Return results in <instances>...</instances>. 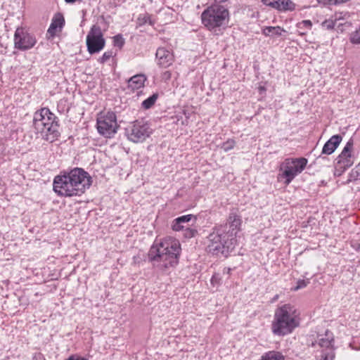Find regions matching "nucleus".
<instances>
[{"label":"nucleus","instance_id":"nucleus-19","mask_svg":"<svg viewBox=\"0 0 360 360\" xmlns=\"http://www.w3.org/2000/svg\"><path fill=\"white\" fill-rule=\"evenodd\" d=\"M146 77L144 75H136L128 80V87L132 91L139 89L143 86Z\"/></svg>","mask_w":360,"mask_h":360},{"label":"nucleus","instance_id":"nucleus-23","mask_svg":"<svg viewBox=\"0 0 360 360\" xmlns=\"http://www.w3.org/2000/svg\"><path fill=\"white\" fill-rule=\"evenodd\" d=\"M360 180V163L356 165L350 172L346 184Z\"/></svg>","mask_w":360,"mask_h":360},{"label":"nucleus","instance_id":"nucleus-7","mask_svg":"<svg viewBox=\"0 0 360 360\" xmlns=\"http://www.w3.org/2000/svg\"><path fill=\"white\" fill-rule=\"evenodd\" d=\"M153 132L150 124L144 120H136L130 122L125 128V135L128 140L134 143H142Z\"/></svg>","mask_w":360,"mask_h":360},{"label":"nucleus","instance_id":"nucleus-22","mask_svg":"<svg viewBox=\"0 0 360 360\" xmlns=\"http://www.w3.org/2000/svg\"><path fill=\"white\" fill-rule=\"evenodd\" d=\"M260 360H285V357L280 352L269 351L264 353Z\"/></svg>","mask_w":360,"mask_h":360},{"label":"nucleus","instance_id":"nucleus-14","mask_svg":"<svg viewBox=\"0 0 360 360\" xmlns=\"http://www.w3.org/2000/svg\"><path fill=\"white\" fill-rule=\"evenodd\" d=\"M334 336L332 332L329 330H326L324 335H318V340L315 342H311V344H309V347L319 348V349H323L327 351L328 349H334Z\"/></svg>","mask_w":360,"mask_h":360},{"label":"nucleus","instance_id":"nucleus-28","mask_svg":"<svg viewBox=\"0 0 360 360\" xmlns=\"http://www.w3.org/2000/svg\"><path fill=\"white\" fill-rule=\"evenodd\" d=\"M184 231V236L185 238H191L195 237L198 233V231L195 228L186 226Z\"/></svg>","mask_w":360,"mask_h":360},{"label":"nucleus","instance_id":"nucleus-41","mask_svg":"<svg viewBox=\"0 0 360 360\" xmlns=\"http://www.w3.org/2000/svg\"><path fill=\"white\" fill-rule=\"evenodd\" d=\"M170 73L169 72H165L164 73V76L166 77V78H169L170 77Z\"/></svg>","mask_w":360,"mask_h":360},{"label":"nucleus","instance_id":"nucleus-13","mask_svg":"<svg viewBox=\"0 0 360 360\" xmlns=\"http://www.w3.org/2000/svg\"><path fill=\"white\" fill-rule=\"evenodd\" d=\"M242 224L241 217L234 210H232L227 219V223L224 226H227L226 231V236L231 239L234 245H236L237 240L236 236L238 232L240 230Z\"/></svg>","mask_w":360,"mask_h":360},{"label":"nucleus","instance_id":"nucleus-17","mask_svg":"<svg viewBox=\"0 0 360 360\" xmlns=\"http://www.w3.org/2000/svg\"><path fill=\"white\" fill-rule=\"evenodd\" d=\"M65 25V18L60 13H56L51 21V23L48 29V34H49L51 37L56 35L57 30L59 29V31L63 28Z\"/></svg>","mask_w":360,"mask_h":360},{"label":"nucleus","instance_id":"nucleus-5","mask_svg":"<svg viewBox=\"0 0 360 360\" xmlns=\"http://www.w3.org/2000/svg\"><path fill=\"white\" fill-rule=\"evenodd\" d=\"M227 226H215L209 234L206 241V250L216 256L227 257L235 247L233 242L226 234Z\"/></svg>","mask_w":360,"mask_h":360},{"label":"nucleus","instance_id":"nucleus-38","mask_svg":"<svg viewBox=\"0 0 360 360\" xmlns=\"http://www.w3.org/2000/svg\"><path fill=\"white\" fill-rule=\"evenodd\" d=\"M319 4H323V6L326 5H334L333 0H317Z\"/></svg>","mask_w":360,"mask_h":360},{"label":"nucleus","instance_id":"nucleus-4","mask_svg":"<svg viewBox=\"0 0 360 360\" xmlns=\"http://www.w3.org/2000/svg\"><path fill=\"white\" fill-rule=\"evenodd\" d=\"M58 121V118L49 108H43L35 112L33 126L44 140L53 143L60 135Z\"/></svg>","mask_w":360,"mask_h":360},{"label":"nucleus","instance_id":"nucleus-12","mask_svg":"<svg viewBox=\"0 0 360 360\" xmlns=\"http://www.w3.org/2000/svg\"><path fill=\"white\" fill-rule=\"evenodd\" d=\"M354 146V141L350 139L342 149L340 154L335 159L337 169L340 167L341 172H345L354 164V159L352 155V150Z\"/></svg>","mask_w":360,"mask_h":360},{"label":"nucleus","instance_id":"nucleus-39","mask_svg":"<svg viewBox=\"0 0 360 360\" xmlns=\"http://www.w3.org/2000/svg\"><path fill=\"white\" fill-rule=\"evenodd\" d=\"M344 172H341L340 167L337 169V164H335V175L340 176Z\"/></svg>","mask_w":360,"mask_h":360},{"label":"nucleus","instance_id":"nucleus-33","mask_svg":"<svg viewBox=\"0 0 360 360\" xmlns=\"http://www.w3.org/2000/svg\"><path fill=\"white\" fill-rule=\"evenodd\" d=\"M113 44L115 46L122 48L124 44V39L122 34H117L113 37Z\"/></svg>","mask_w":360,"mask_h":360},{"label":"nucleus","instance_id":"nucleus-34","mask_svg":"<svg viewBox=\"0 0 360 360\" xmlns=\"http://www.w3.org/2000/svg\"><path fill=\"white\" fill-rule=\"evenodd\" d=\"M309 283V280L300 279L297 281V285L292 288L293 290L297 291L300 289H302Z\"/></svg>","mask_w":360,"mask_h":360},{"label":"nucleus","instance_id":"nucleus-40","mask_svg":"<svg viewBox=\"0 0 360 360\" xmlns=\"http://www.w3.org/2000/svg\"><path fill=\"white\" fill-rule=\"evenodd\" d=\"M229 0H214V3L212 4H221L222 3H225Z\"/></svg>","mask_w":360,"mask_h":360},{"label":"nucleus","instance_id":"nucleus-21","mask_svg":"<svg viewBox=\"0 0 360 360\" xmlns=\"http://www.w3.org/2000/svg\"><path fill=\"white\" fill-rule=\"evenodd\" d=\"M286 32V31L281 28V27L279 26H276V27H271V26H269V27H265L263 30H262V34L265 36H268V37H280L282 35L283 33H285Z\"/></svg>","mask_w":360,"mask_h":360},{"label":"nucleus","instance_id":"nucleus-2","mask_svg":"<svg viewBox=\"0 0 360 360\" xmlns=\"http://www.w3.org/2000/svg\"><path fill=\"white\" fill-rule=\"evenodd\" d=\"M180 252L179 241L169 238L163 240L158 245L151 246L148 252V259L154 266L165 270L178 264Z\"/></svg>","mask_w":360,"mask_h":360},{"label":"nucleus","instance_id":"nucleus-32","mask_svg":"<svg viewBox=\"0 0 360 360\" xmlns=\"http://www.w3.org/2000/svg\"><path fill=\"white\" fill-rule=\"evenodd\" d=\"M336 22L332 17L330 19H327L322 22V27L327 30H332L336 25Z\"/></svg>","mask_w":360,"mask_h":360},{"label":"nucleus","instance_id":"nucleus-25","mask_svg":"<svg viewBox=\"0 0 360 360\" xmlns=\"http://www.w3.org/2000/svg\"><path fill=\"white\" fill-rule=\"evenodd\" d=\"M280 4L279 11H292L295 9V4L291 0H281Z\"/></svg>","mask_w":360,"mask_h":360},{"label":"nucleus","instance_id":"nucleus-44","mask_svg":"<svg viewBox=\"0 0 360 360\" xmlns=\"http://www.w3.org/2000/svg\"><path fill=\"white\" fill-rule=\"evenodd\" d=\"M300 34L303 35V34H305V33L304 32H302V33H300Z\"/></svg>","mask_w":360,"mask_h":360},{"label":"nucleus","instance_id":"nucleus-29","mask_svg":"<svg viewBox=\"0 0 360 360\" xmlns=\"http://www.w3.org/2000/svg\"><path fill=\"white\" fill-rule=\"evenodd\" d=\"M350 15L349 12L347 11H340V12H335V13L333 15V18L337 22L339 20H346L349 18Z\"/></svg>","mask_w":360,"mask_h":360},{"label":"nucleus","instance_id":"nucleus-11","mask_svg":"<svg viewBox=\"0 0 360 360\" xmlns=\"http://www.w3.org/2000/svg\"><path fill=\"white\" fill-rule=\"evenodd\" d=\"M37 43L35 37L24 27H18L14 34V47L20 51L32 49Z\"/></svg>","mask_w":360,"mask_h":360},{"label":"nucleus","instance_id":"nucleus-8","mask_svg":"<svg viewBox=\"0 0 360 360\" xmlns=\"http://www.w3.org/2000/svg\"><path fill=\"white\" fill-rule=\"evenodd\" d=\"M307 164V160L304 158L286 159L281 165L280 172H282V173L279 174L278 178L285 179V184L288 185L304 169Z\"/></svg>","mask_w":360,"mask_h":360},{"label":"nucleus","instance_id":"nucleus-9","mask_svg":"<svg viewBox=\"0 0 360 360\" xmlns=\"http://www.w3.org/2000/svg\"><path fill=\"white\" fill-rule=\"evenodd\" d=\"M118 127L117 117L113 112H108L97 119L98 131L105 138L113 136L116 134Z\"/></svg>","mask_w":360,"mask_h":360},{"label":"nucleus","instance_id":"nucleus-27","mask_svg":"<svg viewBox=\"0 0 360 360\" xmlns=\"http://www.w3.org/2000/svg\"><path fill=\"white\" fill-rule=\"evenodd\" d=\"M349 41L353 44H360V25L354 32L350 34Z\"/></svg>","mask_w":360,"mask_h":360},{"label":"nucleus","instance_id":"nucleus-10","mask_svg":"<svg viewBox=\"0 0 360 360\" xmlns=\"http://www.w3.org/2000/svg\"><path fill=\"white\" fill-rule=\"evenodd\" d=\"M105 41L100 26L94 25L86 36V46L89 53L94 54L101 51Z\"/></svg>","mask_w":360,"mask_h":360},{"label":"nucleus","instance_id":"nucleus-43","mask_svg":"<svg viewBox=\"0 0 360 360\" xmlns=\"http://www.w3.org/2000/svg\"><path fill=\"white\" fill-rule=\"evenodd\" d=\"M278 298V295H276L274 297L273 300H274V301H275V300H276Z\"/></svg>","mask_w":360,"mask_h":360},{"label":"nucleus","instance_id":"nucleus-15","mask_svg":"<svg viewBox=\"0 0 360 360\" xmlns=\"http://www.w3.org/2000/svg\"><path fill=\"white\" fill-rule=\"evenodd\" d=\"M155 56L158 65L162 68H166L173 63L174 58L172 53L165 48L160 47L158 49Z\"/></svg>","mask_w":360,"mask_h":360},{"label":"nucleus","instance_id":"nucleus-31","mask_svg":"<svg viewBox=\"0 0 360 360\" xmlns=\"http://www.w3.org/2000/svg\"><path fill=\"white\" fill-rule=\"evenodd\" d=\"M264 4L279 10L281 0H262Z\"/></svg>","mask_w":360,"mask_h":360},{"label":"nucleus","instance_id":"nucleus-20","mask_svg":"<svg viewBox=\"0 0 360 360\" xmlns=\"http://www.w3.org/2000/svg\"><path fill=\"white\" fill-rule=\"evenodd\" d=\"M314 356L316 360H333L335 358V349H328L326 351L317 349Z\"/></svg>","mask_w":360,"mask_h":360},{"label":"nucleus","instance_id":"nucleus-35","mask_svg":"<svg viewBox=\"0 0 360 360\" xmlns=\"http://www.w3.org/2000/svg\"><path fill=\"white\" fill-rule=\"evenodd\" d=\"M312 27V23L311 22V20H302V22H299L297 24V27L299 29H306V30H310Z\"/></svg>","mask_w":360,"mask_h":360},{"label":"nucleus","instance_id":"nucleus-37","mask_svg":"<svg viewBox=\"0 0 360 360\" xmlns=\"http://www.w3.org/2000/svg\"><path fill=\"white\" fill-rule=\"evenodd\" d=\"M65 360H88L87 359L77 354H72Z\"/></svg>","mask_w":360,"mask_h":360},{"label":"nucleus","instance_id":"nucleus-18","mask_svg":"<svg viewBox=\"0 0 360 360\" xmlns=\"http://www.w3.org/2000/svg\"><path fill=\"white\" fill-rule=\"evenodd\" d=\"M192 219H194V221H195L196 217L193 214L183 215L174 219L172 223V230L174 231H180L184 230L186 226L185 224L191 221Z\"/></svg>","mask_w":360,"mask_h":360},{"label":"nucleus","instance_id":"nucleus-6","mask_svg":"<svg viewBox=\"0 0 360 360\" xmlns=\"http://www.w3.org/2000/svg\"><path fill=\"white\" fill-rule=\"evenodd\" d=\"M229 8L225 5L212 4L205 9L201 14L203 25L210 31L226 27L229 21Z\"/></svg>","mask_w":360,"mask_h":360},{"label":"nucleus","instance_id":"nucleus-42","mask_svg":"<svg viewBox=\"0 0 360 360\" xmlns=\"http://www.w3.org/2000/svg\"><path fill=\"white\" fill-rule=\"evenodd\" d=\"M67 3H74L77 0H65Z\"/></svg>","mask_w":360,"mask_h":360},{"label":"nucleus","instance_id":"nucleus-30","mask_svg":"<svg viewBox=\"0 0 360 360\" xmlns=\"http://www.w3.org/2000/svg\"><path fill=\"white\" fill-rule=\"evenodd\" d=\"M236 146V141L233 139H228L226 141L224 142L221 148L225 151L228 152L233 149Z\"/></svg>","mask_w":360,"mask_h":360},{"label":"nucleus","instance_id":"nucleus-36","mask_svg":"<svg viewBox=\"0 0 360 360\" xmlns=\"http://www.w3.org/2000/svg\"><path fill=\"white\" fill-rule=\"evenodd\" d=\"M113 56L112 51H105L103 56L98 59V62L101 63H105Z\"/></svg>","mask_w":360,"mask_h":360},{"label":"nucleus","instance_id":"nucleus-3","mask_svg":"<svg viewBox=\"0 0 360 360\" xmlns=\"http://www.w3.org/2000/svg\"><path fill=\"white\" fill-rule=\"evenodd\" d=\"M299 326V313L290 304L278 307L274 313L271 324L274 335L284 336L291 333Z\"/></svg>","mask_w":360,"mask_h":360},{"label":"nucleus","instance_id":"nucleus-24","mask_svg":"<svg viewBox=\"0 0 360 360\" xmlns=\"http://www.w3.org/2000/svg\"><path fill=\"white\" fill-rule=\"evenodd\" d=\"M158 98V94H153L150 96H149L148 98L144 100L141 103V107L145 110H148L151 108L154 104L155 103L156 101Z\"/></svg>","mask_w":360,"mask_h":360},{"label":"nucleus","instance_id":"nucleus-1","mask_svg":"<svg viewBox=\"0 0 360 360\" xmlns=\"http://www.w3.org/2000/svg\"><path fill=\"white\" fill-rule=\"evenodd\" d=\"M92 179L84 169L75 167L53 180V191L60 196H79L90 187Z\"/></svg>","mask_w":360,"mask_h":360},{"label":"nucleus","instance_id":"nucleus-16","mask_svg":"<svg viewBox=\"0 0 360 360\" xmlns=\"http://www.w3.org/2000/svg\"><path fill=\"white\" fill-rule=\"evenodd\" d=\"M342 140V137L340 134L332 136L324 144L322 148V154L330 155L338 147Z\"/></svg>","mask_w":360,"mask_h":360},{"label":"nucleus","instance_id":"nucleus-26","mask_svg":"<svg viewBox=\"0 0 360 360\" xmlns=\"http://www.w3.org/2000/svg\"><path fill=\"white\" fill-rule=\"evenodd\" d=\"M146 23H149L150 25L153 24V21L150 20V15L148 13L140 14L137 18L138 25L143 26Z\"/></svg>","mask_w":360,"mask_h":360}]
</instances>
